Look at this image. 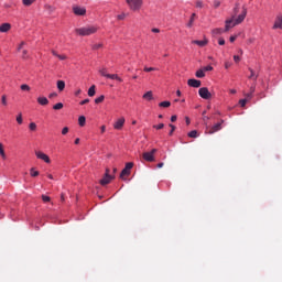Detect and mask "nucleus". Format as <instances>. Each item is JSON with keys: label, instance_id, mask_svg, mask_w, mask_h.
<instances>
[{"label": "nucleus", "instance_id": "f257e3e1", "mask_svg": "<svg viewBox=\"0 0 282 282\" xmlns=\"http://www.w3.org/2000/svg\"><path fill=\"white\" fill-rule=\"evenodd\" d=\"M248 15V9L246 7L242 8V12L237 17H231L230 19L225 21V32H228V30H232L236 25H240V23H243L246 21V17Z\"/></svg>", "mask_w": 282, "mask_h": 282}, {"label": "nucleus", "instance_id": "f03ea898", "mask_svg": "<svg viewBox=\"0 0 282 282\" xmlns=\"http://www.w3.org/2000/svg\"><path fill=\"white\" fill-rule=\"evenodd\" d=\"M78 36H91V34H96L98 32V26L96 25H86L75 30Z\"/></svg>", "mask_w": 282, "mask_h": 282}, {"label": "nucleus", "instance_id": "7ed1b4c3", "mask_svg": "<svg viewBox=\"0 0 282 282\" xmlns=\"http://www.w3.org/2000/svg\"><path fill=\"white\" fill-rule=\"evenodd\" d=\"M126 3L132 12H138L142 9L144 0H126Z\"/></svg>", "mask_w": 282, "mask_h": 282}, {"label": "nucleus", "instance_id": "20e7f679", "mask_svg": "<svg viewBox=\"0 0 282 282\" xmlns=\"http://www.w3.org/2000/svg\"><path fill=\"white\" fill-rule=\"evenodd\" d=\"M224 124V119L220 120V122L215 123L213 127H207L205 133L208 135H213V133H217V131H221Z\"/></svg>", "mask_w": 282, "mask_h": 282}, {"label": "nucleus", "instance_id": "39448f33", "mask_svg": "<svg viewBox=\"0 0 282 282\" xmlns=\"http://www.w3.org/2000/svg\"><path fill=\"white\" fill-rule=\"evenodd\" d=\"M155 153H158V149H152L150 152H144L142 158L145 162H155Z\"/></svg>", "mask_w": 282, "mask_h": 282}, {"label": "nucleus", "instance_id": "423d86ee", "mask_svg": "<svg viewBox=\"0 0 282 282\" xmlns=\"http://www.w3.org/2000/svg\"><path fill=\"white\" fill-rule=\"evenodd\" d=\"M131 169H133V162H128L120 173V178L124 180V177L131 175Z\"/></svg>", "mask_w": 282, "mask_h": 282}, {"label": "nucleus", "instance_id": "0eeeda50", "mask_svg": "<svg viewBox=\"0 0 282 282\" xmlns=\"http://www.w3.org/2000/svg\"><path fill=\"white\" fill-rule=\"evenodd\" d=\"M198 95L200 96V98H203V100H210L213 98V95L206 87L199 88Z\"/></svg>", "mask_w": 282, "mask_h": 282}, {"label": "nucleus", "instance_id": "6e6552de", "mask_svg": "<svg viewBox=\"0 0 282 282\" xmlns=\"http://www.w3.org/2000/svg\"><path fill=\"white\" fill-rule=\"evenodd\" d=\"M73 12L76 17H85L87 14V9H85V7L73 6Z\"/></svg>", "mask_w": 282, "mask_h": 282}, {"label": "nucleus", "instance_id": "1a4fd4ad", "mask_svg": "<svg viewBox=\"0 0 282 282\" xmlns=\"http://www.w3.org/2000/svg\"><path fill=\"white\" fill-rule=\"evenodd\" d=\"M35 155L37 160H43V162H45L46 164H50L52 162V160H50V156L42 151H35Z\"/></svg>", "mask_w": 282, "mask_h": 282}, {"label": "nucleus", "instance_id": "9d476101", "mask_svg": "<svg viewBox=\"0 0 282 282\" xmlns=\"http://www.w3.org/2000/svg\"><path fill=\"white\" fill-rule=\"evenodd\" d=\"M273 30H282V13L278 14L273 24Z\"/></svg>", "mask_w": 282, "mask_h": 282}, {"label": "nucleus", "instance_id": "9b49d317", "mask_svg": "<svg viewBox=\"0 0 282 282\" xmlns=\"http://www.w3.org/2000/svg\"><path fill=\"white\" fill-rule=\"evenodd\" d=\"M188 87H194L195 89L202 87V80L199 79H188L187 80Z\"/></svg>", "mask_w": 282, "mask_h": 282}, {"label": "nucleus", "instance_id": "f8f14e48", "mask_svg": "<svg viewBox=\"0 0 282 282\" xmlns=\"http://www.w3.org/2000/svg\"><path fill=\"white\" fill-rule=\"evenodd\" d=\"M192 43L194 45H198V47H206L208 45V39L204 37V40H193Z\"/></svg>", "mask_w": 282, "mask_h": 282}, {"label": "nucleus", "instance_id": "ddd939ff", "mask_svg": "<svg viewBox=\"0 0 282 282\" xmlns=\"http://www.w3.org/2000/svg\"><path fill=\"white\" fill-rule=\"evenodd\" d=\"M123 127H124V117H121L113 123V129H117L118 131H120V129H122Z\"/></svg>", "mask_w": 282, "mask_h": 282}, {"label": "nucleus", "instance_id": "4468645a", "mask_svg": "<svg viewBox=\"0 0 282 282\" xmlns=\"http://www.w3.org/2000/svg\"><path fill=\"white\" fill-rule=\"evenodd\" d=\"M111 180H113V176H107L105 175L100 181L99 184H101V186H107V184H109L111 182Z\"/></svg>", "mask_w": 282, "mask_h": 282}, {"label": "nucleus", "instance_id": "2eb2a0df", "mask_svg": "<svg viewBox=\"0 0 282 282\" xmlns=\"http://www.w3.org/2000/svg\"><path fill=\"white\" fill-rule=\"evenodd\" d=\"M11 29L12 25L10 23H3L0 25V32L2 33L10 32Z\"/></svg>", "mask_w": 282, "mask_h": 282}, {"label": "nucleus", "instance_id": "dca6fc26", "mask_svg": "<svg viewBox=\"0 0 282 282\" xmlns=\"http://www.w3.org/2000/svg\"><path fill=\"white\" fill-rule=\"evenodd\" d=\"M37 102L42 107H45V106L50 105V100L46 97H39Z\"/></svg>", "mask_w": 282, "mask_h": 282}, {"label": "nucleus", "instance_id": "f3484780", "mask_svg": "<svg viewBox=\"0 0 282 282\" xmlns=\"http://www.w3.org/2000/svg\"><path fill=\"white\" fill-rule=\"evenodd\" d=\"M52 54H53V56H56V58H58L59 61H67V55H65V54L61 55L56 51H52Z\"/></svg>", "mask_w": 282, "mask_h": 282}, {"label": "nucleus", "instance_id": "a211bd4d", "mask_svg": "<svg viewBox=\"0 0 282 282\" xmlns=\"http://www.w3.org/2000/svg\"><path fill=\"white\" fill-rule=\"evenodd\" d=\"M107 78H110V80H118V83H122V79L120 78V76H118V74H108Z\"/></svg>", "mask_w": 282, "mask_h": 282}, {"label": "nucleus", "instance_id": "6ab92c4d", "mask_svg": "<svg viewBox=\"0 0 282 282\" xmlns=\"http://www.w3.org/2000/svg\"><path fill=\"white\" fill-rule=\"evenodd\" d=\"M196 78H204L206 76V73L204 72V68L198 69L195 73Z\"/></svg>", "mask_w": 282, "mask_h": 282}, {"label": "nucleus", "instance_id": "aec40b11", "mask_svg": "<svg viewBox=\"0 0 282 282\" xmlns=\"http://www.w3.org/2000/svg\"><path fill=\"white\" fill-rule=\"evenodd\" d=\"M88 96H90V98L96 96V85L90 86L88 89Z\"/></svg>", "mask_w": 282, "mask_h": 282}, {"label": "nucleus", "instance_id": "412c9836", "mask_svg": "<svg viewBox=\"0 0 282 282\" xmlns=\"http://www.w3.org/2000/svg\"><path fill=\"white\" fill-rule=\"evenodd\" d=\"M100 76H104V78H107L109 76V73H107V67L99 68Z\"/></svg>", "mask_w": 282, "mask_h": 282}, {"label": "nucleus", "instance_id": "4be33fe9", "mask_svg": "<svg viewBox=\"0 0 282 282\" xmlns=\"http://www.w3.org/2000/svg\"><path fill=\"white\" fill-rule=\"evenodd\" d=\"M249 72H250L249 78H251V80H257V78H259V75L256 74L252 68H249Z\"/></svg>", "mask_w": 282, "mask_h": 282}, {"label": "nucleus", "instance_id": "5701e85b", "mask_svg": "<svg viewBox=\"0 0 282 282\" xmlns=\"http://www.w3.org/2000/svg\"><path fill=\"white\" fill-rule=\"evenodd\" d=\"M57 89L58 91H63L65 89V82L57 80Z\"/></svg>", "mask_w": 282, "mask_h": 282}, {"label": "nucleus", "instance_id": "b1692460", "mask_svg": "<svg viewBox=\"0 0 282 282\" xmlns=\"http://www.w3.org/2000/svg\"><path fill=\"white\" fill-rule=\"evenodd\" d=\"M144 100H152L153 99V91H148L143 95Z\"/></svg>", "mask_w": 282, "mask_h": 282}, {"label": "nucleus", "instance_id": "393cba45", "mask_svg": "<svg viewBox=\"0 0 282 282\" xmlns=\"http://www.w3.org/2000/svg\"><path fill=\"white\" fill-rule=\"evenodd\" d=\"M1 105L2 107H8V95L1 96Z\"/></svg>", "mask_w": 282, "mask_h": 282}, {"label": "nucleus", "instance_id": "a878e982", "mask_svg": "<svg viewBox=\"0 0 282 282\" xmlns=\"http://www.w3.org/2000/svg\"><path fill=\"white\" fill-rule=\"evenodd\" d=\"M85 122H87V119L85 118V116H80L78 118V124L79 127H85Z\"/></svg>", "mask_w": 282, "mask_h": 282}, {"label": "nucleus", "instance_id": "bb28decb", "mask_svg": "<svg viewBox=\"0 0 282 282\" xmlns=\"http://www.w3.org/2000/svg\"><path fill=\"white\" fill-rule=\"evenodd\" d=\"M0 155L2 160H7L6 150H3V143H0Z\"/></svg>", "mask_w": 282, "mask_h": 282}, {"label": "nucleus", "instance_id": "cd10ccee", "mask_svg": "<svg viewBox=\"0 0 282 282\" xmlns=\"http://www.w3.org/2000/svg\"><path fill=\"white\" fill-rule=\"evenodd\" d=\"M237 14H239V3H236L231 17H234V19H237Z\"/></svg>", "mask_w": 282, "mask_h": 282}, {"label": "nucleus", "instance_id": "c85d7f7f", "mask_svg": "<svg viewBox=\"0 0 282 282\" xmlns=\"http://www.w3.org/2000/svg\"><path fill=\"white\" fill-rule=\"evenodd\" d=\"M31 177H39L40 173L34 167L30 170Z\"/></svg>", "mask_w": 282, "mask_h": 282}, {"label": "nucleus", "instance_id": "c756f323", "mask_svg": "<svg viewBox=\"0 0 282 282\" xmlns=\"http://www.w3.org/2000/svg\"><path fill=\"white\" fill-rule=\"evenodd\" d=\"M15 120L18 124H23V113L19 112Z\"/></svg>", "mask_w": 282, "mask_h": 282}, {"label": "nucleus", "instance_id": "7c9ffc66", "mask_svg": "<svg viewBox=\"0 0 282 282\" xmlns=\"http://www.w3.org/2000/svg\"><path fill=\"white\" fill-rule=\"evenodd\" d=\"M53 109L55 111H61V109H63V102H57L56 105L53 106Z\"/></svg>", "mask_w": 282, "mask_h": 282}, {"label": "nucleus", "instance_id": "2f4dec72", "mask_svg": "<svg viewBox=\"0 0 282 282\" xmlns=\"http://www.w3.org/2000/svg\"><path fill=\"white\" fill-rule=\"evenodd\" d=\"M34 1H36V0H22V3H23V6L29 8V6H32V3H34Z\"/></svg>", "mask_w": 282, "mask_h": 282}, {"label": "nucleus", "instance_id": "473e14b6", "mask_svg": "<svg viewBox=\"0 0 282 282\" xmlns=\"http://www.w3.org/2000/svg\"><path fill=\"white\" fill-rule=\"evenodd\" d=\"M195 17H197V14L193 13L192 17H191V20H189V22L187 24L188 28H193V23L195 21Z\"/></svg>", "mask_w": 282, "mask_h": 282}, {"label": "nucleus", "instance_id": "72a5a7b5", "mask_svg": "<svg viewBox=\"0 0 282 282\" xmlns=\"http://www.w3.org/2000/svg\"><path fill=\"white\" fill-rule=\"evenodd\" d=\"M171 106V101H162L159 104V107L169 108Z\"/></svg>", "mask_w": 282, "mask_h": 282}, {"label": "nucleus", "instance_id": "f704fd0d", "mask_svg": "<svg viewBox=\"0 0 282 282\" xmlns=\"http://www.w3.org/2000/svg\"><path fill=\"white\" fill-rule=\"evenodd\" d=\"M187 135L188 138H197V130H192Z\"/></svg>", "mask_w": 282, "mask_h": 282}, {"label": "nucleus", "instance_id": "c9c22d12", "mask_svg": "<svg viewBox=\"0 0 282 282\" xmlns=\"http://www.w3.org/2000/svg\"><path fill=\"white\" fill-rule=\"evenodd\" d=\"M105 100L104 95L99 96L98 98L95 99L96 105H100Z\"/></svg>", "mask_w": 282, "mask_h": 282}, {"label": "nucleus", "instance_id": "e433bc0d", "mask_svg": "<svg viewBox=\"0 0 282 282\" xmlns=\"http://www.w3.org/2000/svg\"><path fill=\"white\" fill-rule=\"evenodd\" d=\"M20 89H21L22 91H30V86L26 85V84H23V85L20 86Z\"/></svg>", "mask_w": 282, "mask_h": 282}, {"label": "nucleus", "instance_id": "4c0bfd02", "mask_svg": "<svg viewBox=\"0 0 282 282\" xmlns=\"http://www.w3.org/2000/svg\"><path fill=\"white\" fill-rule=\"evenodd\" d=\"M22 58L25 61L28 58H30V55H28V50H23L22 51Z\"/></svg>", "mask_w": 282, "mask_h": 282}, {"label": "nucleus", "instance_id": "58836bf2", "mask_svg": "<svg viewBox=\"0 0 282 282\" xmlns=\"http://www.w3.org/2000/svg\"><path fill=\"white\" fill-rule=\"evenodd\" d=\"M169 127L171 128L169 135H173V133H175L176 128L175 126H173V123H170Z\"/></svg>", "mask_w": 282, "mask_h": 282}, {"label": "nucleus", "instance_id": "ea45409f", "mask_svg": "<svg viewBox=\"0 0 282 282\" xmlns=\"http://www.w3.org/2000/svg\"><path fill=\"white\" fill-rule=\"evenodd\" d=\"M29 129H30V131H36V123L31 122V123L29 124Z\"/></svg>", "mask_w": 282, "mask_h": 282}, {"label": "nucleus", "instance_id": "a19ab883", "mask_svg": "<svg viewBox=\"0 0 282 282\" xmlns=\"http://www.w3.org/2000/svg\"><path fill=\"white\" fill-rule=\"evenodd\" d=\"M213 34H224V29H214Z\"/></svg>", "mask_w": 282, "mask_h": 282}, {"label": "nucleus", "instance_id": "79ce46f5", "mask_svg": "<svg viewBox=\"0 0 282 282\" xmlns=\"http://www.w3.org/2000/svg\"><path fill=\"white\" fill-rule=\"evenodd\" d=\"M213 6H214V8L217 10V8H219V6H221V1H219V0H214Z\"/></svg>", "mask_w": 282, "mask_h": 282}, {"label": "nucleus", "instance_id": "37998d69", "mask_svg": "<svg viewBox=\"0 0 282 282\" xmlns=\"http://www.w3.org/2000/svg\"><path fill=\"white\" fill-rule=\"evenodd\" d=\"M143 72H158V68H155V67H144Z\"/></svg>", "mask_w": 282, "mask_h": 282}, {"label": "nucleus", "instance_id": "c03bdc74", "mask_svg": "<svg viewBox=\"0 0 282 282\" xmlns=\"http://www.w3.org/2000/svg\"><path fill=\"white\" fill-rule=\"evenodd\" d=\"M247 102H248V99H240L239 100L240 107H246Z\"/></svg>", "mask_w": 282, "mask_h": 282}, {"label": "nucleus", "instance_id": "a18cd8bd", "mask_svg": "<svg viewBox=\"0 0 282 282\" xmlns=\"http://www.w3.org/2000/svg\"><path fill=\"white\" fill-rule=\"evenodd\" d=\"M102 48V43L94 44L93 50H100Z\"/></svg>", "mask_w": 282, "mask_h": 282}, {"label": "nucleus", "instance_id": "49530a36", "mask_svg": "<svg viewBox=\"0 0 282 282\" xmlns=\"http://www.w3.org/2000/svg\"><path fill=\"white\" fill-rule=\"evenodd\" d=\"M67 133H69V128L64 127L62 130V135H67Z\"/></svg>", "mask_w": 282, "mask_h": 282}, {"label": "nucleus", "instance_id": "de8ad7c7", "mask_svg": "<svg viewBox=\"0 0 282 282\" xmlns=\"http://www.w3.org/2000/svg\"><path fill=\"white\" fill-rule=\"evenodd\" d=\"M196 8H204V2L202 0L196 1Z\"/></svg>", "mask_w": 282, "mask_h": 282}, {"label": "nucleus", "instance_id": "09e8293b", "mask_svg": "<svg viewBox=\"0 0 282 282\" xmlns=\"http://www.w3.org/2000/svg\"><path fill=\"white\" fill-rule=\"evenodd\" d=\"M203 70L204 72H213V66H205V67H203Z\"/></svg>", "mask_w": 282, "mask_h": 282}, {"label": "nucleus", "instance_id": "8fccbe9b", "mask_svg": "<svg viewBox=\"0 0 282 282\" xmlns=\"http://www.w3.org/2000/svg\"><path fill=\"white\" fill-rule=\"evenodd\" d=\"M42 200L44 203H47V202H51V198H50V196L42 195Z\"/></svg>", "mask_w": 282, "mask_h": 282}, {"label": "nucleus", "instance_id": "3c124183", "mask_svg": "<svg viewBox=\"0 0 282 282\" xmlns=\"http://www.w3.org/2000/svg\"><path fill=\"white\" fill-rule=\"evenodd\" d=\"M218 44L219 45H226V40H224V37H219Z\"/></svg>", "mask_w": 282, "mask_h": 282}, {"label": "nucleus", "instance_id": "603ef678", "mask_svg": "<svg viewBox=\"0 0 282 282\" xmlns=\"http://www.w3.org/2000/svg\"><path fill=\"white\" fill-rule=\"evenodd\" d=\"M230 67H232V63L226 62L225 63V69H230Z\"/></svg>", "mask_w": 282, "mask_h": 282}, {"label": "nucleus", "instance_id": "864d4df0", "mask_svg": "<svg viewBox=\"0 0 282 282\" xmlns=\"http://www.w3.org/2000/svg\"><path fill=\"white\" fill-rule=\"evenodd\" d=\"M164 127V123H160L156 126H153V129H158L160 131V129H162Z\"/></svg>", "mask_w": 282, "mask_h": 282}, {"label": "nucleus", "instance_id": "5fc2aeb1", "mask_svg": "<svg viewBox=\"0 0 282 282\" xmlns=\"http://www.w3.org/2000/svg\"><path fill=\"white\" fill-rule=\"evenodd\" d=\"M230 43H235L237 41V35H231L229 37Z\"/></svg>", "mask_w": 282, "mask_h": 282}, {"label": "nucleus", "instance_id": "6e6d98bb", "mask_svg": "<svg viewBox=\"0 0 282 282\" xmlns=\"http://www.w3.org/2000/svg\"><path fill=\"white\" fill-rule=\"evenodd\" d=\"M234 61L235 63H239V61H241V57H239V55H234Z\"/></svg>", "mask_w": 282, "mask_h": 282}, {"label": "nucleus", "instance_id": "4d7b16f0", "mask_svg": "<svg viewBox=\"0 0 282 282\" xmlns=\"http://www.w3.org/2000/svg\"><path fill=\"white\" fill-rule=\"evenodd\" d=\"M24 45H25V42H21L19 47H18V52H21V50H23Z\"/></svg>", "mask_w": 282, "mask_h": 282}, {"label": "nucleus", "instance_id": "13d9d810", "mask_svg": "<svg viewBox=\"0 0 282 282\" xmlns=\"http://www.w3.org/2000/svg\"><path fill=\"white\" fill-rule=\"evenodd\" d=\"M203 120H204V123L206 124V122L210 120V117H208V116H203Z\"/></svg>", "mask_w": 282, "mask_h": 282}, {"label": "nucleus", "instance_id": "bf43d9fd", "mask_svg": "<svg viewBox=\"0 0 282 282\" xmlns=\"http://www.w3.org/2000/svg\"><path fill=\"white\" fill-rule=\"evenodd\" d=\"M176 120H177L176 115H173V116L171 117V122H176Z\"/></svg>", "mask_w": 282, "mask_h": 282}, {"label": "nucleus", "instance_id": "052dcab7", "mask_svg": "<svg viewBox=\"0 0 282 282\" xmlns=\"http://www.w3.org/2000/svg\"><path fill=\"white\" fill-rule=\"evenodd\" d=\"M56 96H58V94L52 93V94L48 95V98H56Z\"/></svg>", "mask_w": 282, "mask_h": 282}, {"label": "nucleus", "instance_id": "680f3d73", "mask_svg": "<svg viewBox=\"0 0 282 282\" xmlns=\"http://www.w3.org/2000/svg\"><path fill=\"white\" fill-rule=\"evenodd\" d=\"M89 102V99H84L83 101H80V105H87Z\"/></svg>", "mask_w": 282, "mask_h": 282}, {"label": "nucleus", "instance_id": "e2e57ef3", "mask_svg": "<svg viewBox=\"0 0 282 282\" xmlns=\"http://www.w3.org/2000/svg\"><path fill=\"white\" fill-rule=\"evenodd\" d=\"M152 32H153L154 34H160V29H152Z\"/></svg>", "mask_w": 282, "mask_h": 282}, {"label": "nucleus", "instance_id": "0e129e2a", "mask_svg": "<svg viewBox=\"0 0 282 282\" xmlns=\"http://www.w3.org/2000/svg\"><path fill=\"white\" fill-rule=\"evenodd\" d=\"M185 122H186V124H191V118L185 117Z\"/></svg>", "mask_w": 282, "mask_h": 282}, {"label": "nucleus", "instance_id": "69168bd1", "mask_svg": "<svg viewBox=\"0 0 282 282\" xmlns=\"http://www.w3.org/2000/svg\"><path fill=\"white\" fill-rule=\"evenodd\" d=\"M118 19H119V21H122L124 19V14H119Z\"/></svg>", "mask_w": 282, "mask_h": 282}, {"label": "nucleus", "instance_id": "338daca9", "mask_svg": "<svg viewBox=\"0 0 282 282\" xmlns=\"http://www.w3.org/2000/svg\"><path fill=\"white\" fill-rule=\"evenodd\" d=\"M101 133H105V131H107V128L105 126H101Z\"/></svg>", "mask_w": 282, "mask_h": 282}, {"label": "nucleus", "instance_id": "774afa93", "mask_svg": "<svg viewBox=\"0 0 282 282\" xmlns=\"http://www.w3.org/2000/svg\"><path fill=\"white\" fill-rule=\"evenodd\" d=\"M246 96H247V98L250 100V98H252V93H249V94H247Z\"/></svg>", "mask_w": 282, "mask_h": 282}]
</instances>
